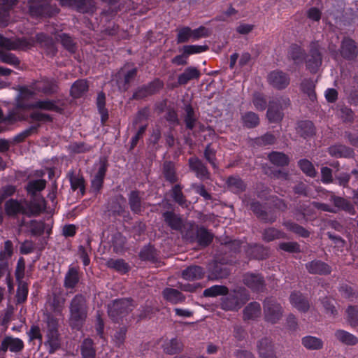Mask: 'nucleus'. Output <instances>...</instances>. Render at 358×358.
Returning a JSON list of instances; mask_svg holds the SVG:
<instances>
[{
    "label": "nucleus",
    "mask_w": 358,
    "mask_h": 358,
    "mask_svg": "<svg viewBox=\"0 0 358 358\" xmlns=\"http://www.w3.org/2000/svg\"><path fill=\"white\" fill-rule=\"evenodd\" d=\"M46 336L47 340L45 345L48 346L49 352L53 353L60 347L57 329L55 326H50Z\"/></svg>",
    "instance_id": "nucleus-14"
},
{
    "label": "nucleus",
    "mask_w": 358,
    "mask_h": 358,
    "mask_svg": "<svg viewBox=\"0 0 358 358\" xmlns=\"http://www.w3.org/2000/svg\"><path fill=\"white\" fill-rule=\"evenodd\" d=\"M348 320L351 326L356 327L358 325V311L353 307L350 306L347 309Z\"/></svg>",
    "instance_id": "nucleus-58"
},
{
    "label": "nucleus",
    "mask_w": 358,
    "mask_h": 358,
    "mask_svg": "<svg viewBox=\"0 0 358 358\" xmlns=\"http://www.w3.org/2000/svg\"><path fill=\"white\" fill-rule=\"evenodd\" d=\"M69 178L71 187L73 190L78 189L82 194L85 192L84 179L80 176L79 173H76L74 171H71L68 173Z\"/></svg>",
    "instance_id": "nucleus-29"
},
{
    "label": "nucleus",
    "mask_w": 358,
    "mask_h": 358,
    "mask_svg": "<svg viewBox=\"0 0 358 358\" xmlns=\"http://www.w3.org/2000/svg\"><path fill=\"white\" fill-rule=\"evenodd\" d=\"M184 55L186 57L194 54H199L206 52L208 50V46L206 45H185L182 48Z\"/></svg>",
    "instance_id": "nucleus-47"
},
{
    "label": "nucleus",
    "mask_w": 358,
    "mask_h": 358,
    "mask_svg": "<svg viewBox=\"0 0 358 358\" xmlns=\"http://www.w3.org/2000/svg\"><path fill=\"white\" fill-rule=\"evenodd\" d=\"M129 203L131 210L135 213H139L141 211V198L138 192H131L129 197Z\"/></svg>",
    "instance_id": "nucleus-43"
},
{
    "label": "nucleus",
    "mask_w": 358,
    "mask_h": 358,
    "mask_svg": "<svg viewBox=\"0 0 358 358\" xmlns=\"http://www.w3.org/2000/svg\"><path fill=\"white\" fill-rule=\"evenodd\" d=\"M28 294L27 285L25 283H20L16 293V298L18 303H22L27 299Z\"/></svg>",
    "instance_id": "nucleus-57"
},
{
    "label": "nucleus",
    "mask_w": 358,
    "mask_h": 358,
    "mask_svg": "<svg viewBox=\"0 0 358 358\" xmlns=\"http://www.w3.org/2000/svg\"><path fill=\"white\" fill-rule=\"evenodd\" d=\"M45 200L43 197L34 198L25 207L22 201L10 199L5 203V210L8 215H15L18 213L28 216L37 215L45 210Z\"/></svg>",
    "instance_id": "nucleus-2"
},
{
    "label": "nucleus",
    "mask_w": 358,
    "mask_h": 358,
    "mask_svg": "<svg viewBox=\"0 0 358 358\" xmlns=\"http://www.w3.org/2000/svg\"><path fill=\"white\" fill-rule=\"evenodd\" d=\"M164 299L172 303H178L184 300V296L179 291L172 288H166L163 291Z\"/></svg>",
    "instance_id": "nucleus-37"
},
{
    "label": "nucleus",
    "mask_w": 358,
    "mask_h": 358,
    "mask_svg": "<svg viewBox=\"0 0 358 358\" xmlns=\"http://www.w3.org/2000/svg\"><path fill=\"white\" fill-rule=\"evenodd\" d=\"M282 237H283V233L274 228L266 229L263 233V238L266 241H271Z\"/></svg>",
    "instance_id": "nucleus-51"
},
{
    "label": "nucleus",
    "mask_w": 358,
    "mask_h": 358,
    "mask_svg": "<svg viewBox=\"0 0 358 358\" xmlns=\"http://www.w3.org/2000/svg\"><path fill=\"white\" fill-rule=\"evenodd\" d=\"M257 348L262 358H276L273 345L268 338L261 340Z\"/></svg>",
    "instance_id": "nucleus-22"
},
{
    "label": "nucleus",
    "mask_w": 358,
    "mask_h": 358,
    "mask_svg": "<svg viewBox=\"0 0 358 358\" xmlns=\"http://www.w3.org/2000/svg\"><path fill=\"white\" fill-rule=\"evenodd\" d=\"M200 76V71L196 67L189 66L179 75L178 82L180 85H185L192 80L199 79Z\"/></svg>",
    "instance_id": "nucleus-24"
},
{
    "label": "nucleus",
    "mask_w": 358,
    "mask_h": 358,
    "mask_svg": "<svg viewBox=\"0 0 358 358\" xmlns=\"http://www.w3.org/2000/svg\"><path fill=\"white\" fill-rule=\"evenodd\" d=\"M87 317L86 301L78 294L72 299L70 306V323L73 328L80 329Z\"/></svg>",
    "instance_id": "nucleus-4"
},
{
    "label": "nucleus",
    "mask_w": 358,
    "mask_h": 358,
    "mask_svg": "<svg viewBox=\"0 0 358 358\" xmlns=\"http://www.w3.org/2000/svg\"><path fill=\"white\" fill-rule=\"evenodd\" d=\"M88 89L87 81L85 80H78L76 81L71 89V94L74 98L82 96Z\"/></svg>",
    "instance_id": "nucleus-36"
},
{
    "label": "nucleus",
    "mask_w": 358,
    "mask_h": 358,
    "mask_svg": "<svg viewBox=\"0 0 358 358\" xmlns=\"http://www.w3.org/2000/svg\"><path fill=\"white\" fill-rule=\"evenodd\" d=\"M289 301L292 306L300 312H306L310 308L308 300L300 292H292Z\"/></svg>",
    "instance_id": "nucleus-18"
},
{
    "label": "nucleus",
    "mask_w": 358,
    "mask_h": 358,
    "mask_svg": "<svg viewBox=\"0 0 358 358\" xmlns=\"http://www.w3.org/2000/svg\"><path fill=\"white\" fill-rule=\"evenodd\" d=\"M329 153L334 157H350L352 155V149L342 145H336L329 148Z\"/></svg>",
    "instance_id": "nucleus-31"
},
{
    "label": "nucleus",
    "mask_w": 358,
    "mask_h": 358,
    "mask_svg": "<svg viewBox=\"0 0 358 358\" xmlns=\"http://www.w3.org/2000/svg\"><path fill=\"white\" fill-rule=\"evenodd\" d=\"M322 304L326 310V313L327 314H330L332 317H335L336 315V310L334 306V301L326 298L322 301Z\"/></svg>",
    "instance_id": "nucleus-63"
},
{
    "label": "nucleus",
    "mask_w": 358,
    "mask_h": 358,
    "mask_svg": "<svg viewBox=\"0 0 358 358\" xmlns=\"http://www.w3.org/2000/svg\"><path fill=\"white\" fill-rule=\"evenodd\" d=\"M204 275L203 269L199 266H191L183 270L182 276L187 280H196L202 278Z\"/></svg>",
    "instance_id": "nucleus-23"
},
{
    "label": "nucleus",
    "mask_w": 358,
    "mask_h": 358,
    "mask_svg": "<svg viewBox=\"0 0 358 358\" xmlns=\"http://www.w3.org/2000/svg\"><path fill=\"white\" fill-rule=\"evenodd\" d=\"M341 55L346 59H352L358 54V49L353 40L345 38L343 40L341 48Z\"/></svg>",
    "instance_id": "nucleus-15"
},
{
    "label": "nucleus",
    "mask_w": 358,
    "mask_h": 358,
    "mask_svg": "<svg viewBox=\"0 0 358 358\" xmlns=\"http://www.w3.org/2000/svg\"><path fill=\"white\" fill-rule=\"evenodd\" d=\"M242 120H243V124L248 128L255 127L259 122V119L258 115L253 112H248V113H245L242 116Z\"/></svg>",
    "instance_id": "nucleus-44"
},
{
    "label": "nucleus",
    "mask_w": 358,
    "mask_h": 358,
    "mask_svg": "<svg viewBox=\"0 0 358 358\" xmlns=\"http://www.w3.org/2000/svg\"><path fill=\"white\" fill-rule=\"evenodd\" d=\"M243 282L251 289L259 292L264 288V280L259 275L254 273H246L243 277Z\"/></svg>",
    "instance_id": "nucleus-16"
},
{
    "label": "nucleus",
    "mask_w": 358,
    "mask_h": 358,
    "mask_svg": "<svg viewBox=\"0 0 358 358\" xmlns=\"http://www.w3.org/2000/svg\"><path fill=\"white\" fill-rule=\"evenodd\" d=\"M165 222L169 226L175 230H179L182 226V219L171 212H166L163 215Z\"/></svg>",
    "instance_id": "nucleus-35"
},
{
    "label": "nucleus",
    "mask_w": 358,
    "mask_h": 358,
    "mask_svg": "<svg viewBox=\"0 0 358 358\" xmlns=\"http://www.w3.org/2000/svg\"><path fill=\"white\" fill-rule=\"evenodd\" d=\"M267 80L273 88L283 90L289 85L290 78L289 75L282 71L274 70L268 74Z\"/></svg>",
    "instance_id": "nucleus-11"
},
{
    "label": "nucleus",
    "mask_w": 358,
    "mask_h": 358,
    "mask_svg": "<svg viewBox=\"0 0 358 358\" xmlns=\"http://www.w3.org/2000/svg\"><path fill=\"white\" fill-rule=\"evenodd\" d=\"M27 99H20L17 96L16 106L18 108L31 109L39 108L45 110L59 111L60 108L57 106L56 102L49 99L38 100L33 103H28Z\"/></svg>",
    "instance_id": "nucleus-8"
},
{
    "label": "nucleus",
    "mask_w": 358,
    "mask_h": 358,
    "mask_svg": "<svg viewBox=\"0 0 358 358\" xmlns=\"http://www.w3.org/2000/svg\"><path fill=\"white\" fill-rule=\"evenodd\" d=\"M17 0H0V24L7 26L10 22L9 9Z\"/></svg>",
    "instance_id": "nucleus-20"
},
{
    "label": "nucleus",
    "mask_w": 358,
    "mask_h": 358,
    "mask_svg": "<svg viewBox=\"0 0 358 358\" xmlns=\"http://www.w3.org/2000/svg\"><path fill=\"white\" fill-rule=\"evenodd\" d=\"M331 200L334 202L336 207L341 208L351 215L355 214V208L352 204L348 200L334 195L331 196Z\"/></svg>",
    "instance_id": "nucleus-33"
},
{
    "label": "nucleus",
    "mask_w": 358,
    "mask_h": 358,
    "mask_svg": "<svg viewBox=\"0 0 358 358\" xmlns=\"http://www.w3.org/2000/svg\"><path fill=\"white\" fill-rule=\"evenodd\" d=\"M248 300V295L243 289L234 290L222 299L221 308L226 310H236Z\"/></svg>",
    "instance_id": "nucleus-5"
},
{
    "label": "nucleus",
    "mask_w": 358,
    "mask_h": 358,
    "mask_svg": "<svg viewBox=\"0 0 358 358\" xmlns=\"http://www.w3.org/2000/svg\"><path fill=\"white\" fill-rule=\"evenodd\" d=\"M212 30L204 26H200L196 29H192L193 40L196 41L201 38H206L210 36Z\"/></svg>",
    "instance_id": "nucleus-54"
},
{
    "label": "nucleus",
    "mask_w": 358,
    "mask_h": 358,
    "mask_svg": "<svg viewBox=\"0 0 358 358\" xmlns=\"http://www.w3.org/2000/svg\"><path fill=\"white\" fill-rule=\"evenodd\" d=\"M164 173L166 178L171 182H173L176 180V177L175 175V172L173 168V165L171 162H166L164 164Z\"/></svg>",
    "instance_id": "nucleus-60"
},
{
    "label": "nucleus",
    "mask_w": 358,
    "mask_h": 358,
    "mask_svg": "<svg viewBox=\"0 0 358 358\" xmlns=\"http://www.w3.org/2000/svg\"><path fill=\"white\" fill-rule=\"evenodd\" d=\"M186 115L185 122L188 129H192L194 127L196 118L194 117V110L190 105H186L185 108Z\"/></svg>",
    "instance_id": "nucleus-53"
},
{
    "label": "nucleus",
    "mask_w": 358,
    "mask_h": 358,
    "mask_svg": "<svg viewBox=\"0 0 358 358\" xmlns=\"http://www.w3.org/2000/svg\"><path fill=\"white\" fill-rule=\"evenodd\" d=\"M125 238L122 235L118 234L114 237L113 248L116 252H121L124 247Z\"/></svg>",
    "instance_id": "nucleus-64"
},
{
    "label": "nucleus",
    "mask_w": 358,
    "mask_h": 358,
    "mask_svg": "<svg viewBox=\"0 0 358 358\" xmlns=\"http://www.w3.org/2000/svg\"><path fill=\"white\" fill-rule=\"evenodd\" d=\"M48 303L52 307L55 312L60 313L64 304V299L54 294L52 299L50 297L48 299Z\"/></svg>",
    "instance_id": "nucleus-55"
},
{
    "label": "nucleus",
    "mask_w": 358,
    "mask_h": 358,
    "mask_svg": "<svg viewBox=\"0 0 358 358\" xmlns=\"http://www.w3.org/2000/svg\"><path fill=\"white\" fill-rule=\"evenodd\" d=\"M46 181L43 179L31 180L28 182L26 189L32 197L36 196L38 192L45 189Z\"/></svg>",
    "instance_id": "nucleus-27"
},
{
    "label": "nucleus",
    "mask_w": 358,
    "mask_h": 358,
    "mask_svg": "<svg viewBox=\"0 0 358 358\" xmlns=\"http://www.w3.org/2000/svg\"><path fill=\"white\" fill-rule=\"evenodd\" d=\"M59 39L62 45L70 52L75 51V45L72 38L66 34L59 35Z\"/></svg>",
    "instance_id": "nucleus-59"
},
{
    "label": "nucleus",
    "mask_w": 358,
    "mask_h": 358,
    "mask_svg": "<svg viewBox=\"0 0 358 358\" xmlns=\"http://www.w3.org/2000/svg\"><path fill=\"white\" fill-rule=\"evenodd\" d=\"M44 229L45 224L43 222L33 220L30 222V230L33 235H41L44 231Z\"/></svg>",
    "instance_id": "nucleus-61"
},
{
    "label": "nucleus",
    "mask_w": 358,
    "mask_h": 358,
    "mask_svg": "<svg viewBox=\"0 0 358 358\" xmlns=\"http://www.w3.org/2000/svg\"><path fill=\"white\" fill-rule=\"evenodd\" d=\"M80 276L76 267L70 266L64 278V287L67 289L74 288L79 282Z\"/></svg>",
    "instance_id": "nucleus-25"
},
{
    "label": "nucleus",
    "mask_w": 358,
    "mask_h": 358,
    "mask_svg": "<svg viewBox=\"0 0 358 358\" xmlns=\"http://www.w3.org/2000/svg\"><path fill=\"white\" fill-rule=\"evenodd\" d=\"M0 60L13 66H17L20 64L19 59L15 55L10 52H0Z\"/></svg>",
    "instance_id": "nucleus-52"
},
{
    "label": "nucleus",
    "mask_w": 358,
    "mask_h": 358,
    "mask_svg": "<svg viewBox=\"0 0 358 358\" xmlns=\"http://www.w3.org/2000/svg\"><path fill=\"white\" fill-rule=\"evenodd\" d=\"M228 289L223 285H213L203 291V295L208 297H215L219 295H226Z\"/></svg>",
    "instance_id": "nucleus-40"
},
{
    "label": "nucleus",
    "mask_w": 358,
    "mask_h": 358,
    "mask_svg": "<svg viewBox=\"0 0 358 358\" xmlns=\"http://www.w3.org/2000/svg\"><path fill=\"white\" fill-rule=\"evenodd\" d=\"M271 162L278 166H283L288 164V157L282 152H273L268 155Z\"/></svg>",
    "instance_id": "nucleus-41"
},
{
    "label": "nucleus",
    "mask_w": 358,
    "mask_h": 358,
    "mask_svg": "<svg viewBox=\"0 0 358 358\" xmlns=\"http://www.w3.org/2000/svg\"><path fill=\"white\" fill-rule=\"evenodd\" d=\"M284 225L289 231H292L302 237H308L309 236V232L306 229L295 223L287 222L284 223Z\"/></svg>",
    "instance_id": "nucleus-50"
},
{
    "label": "nucleus",
    "mask_w": 358,
    "mask_h": 358,
    "mask_svg": "<svg viewBox=\"0 0 358 358\" xmlns=\"http://www.w3.org/2000/svg\"><path fill=\"white\" fill-rule=\"evenodd\" d=\"M197 241L200 245L206 246L213 240V235L205 228H200L196 234Z\"/></svg>",
    "instance_id": "nucleus-42"
},
{
    "label": "nucleus",
    "mask_w": 358,
    "mask_h": 358,
    "mask_svg": "<svg viewBox=\"0 0 358 358\" xmlns=\"http://www.w3.org/2000/svg\"><path fill=\"white\" fill-rule=\"evenodd\" d=\"M299 165L302 171L310 177H314L316 175V171L310 162L306 159H301L299 162Z\"/></svg>",
    "instance_id": "nucleus-49"
},
{
    "label": "nucleus",
    "mask_w": 358,
    "mask_h": 358,
    "mask_svg": "<svg viewBox=\"0 0 358 358\" xmlns=\"http://www.w3.org/2000/svg\"><path fill=\"white\" fill-rule=\"evenodd\" d=\"M289 104V99L287 97H282L276 101H270L267 110V117L270 122H278L282 118L281 109L283 106Z\"/></svg>",
    "instance_id": "nucleus-9"
},
{
    "label": "nucleus",
    "mask_w": 358,
    "mask_h": 358,
    "mask_svg": "<svg viewBox=\"0 0 358 358\" xmlns=\"http://www.w3.org/2000/svg\"><path fill=\"white\" fill-rule=\"evenodd\" d=\"M229 187L231 191L238 193L245 189V185L243 180L236 176L229 177L227 180Z\"/></svg>",
    "instance_id": "nucleus-45"
},
{
    "label": "nucleus",
    "mask_w": 358,
    "mask_h": 358,
    "mask_svg": "<svg viewBox=\"0 0 358 358\" xmlns=\"http://www.w3.org/2000/svg\"><path fill=\"white\" fill-rule=\"evenodd\" d=\"M64 7L73 8L83 13H92L95 9L93 0H59Z\"/></svg>",
    "instance_id": "nucleus-12"
},
{
    "label": "nucleus",
    "mask_w": 358,
    "mask_h": 358,
    "mask_svg": "<svg viewBox=\"0 0 358 358\" xmlns=\"http://www.w3.org/2000/svg\"><path fill=\"white\" fill-rule=\"evenodd\" d=\"M306 267L309 273L313 274L325 275L331 273L330 266L321 261H312L306 264Z\"/></svg>",
    "instance_id": "nucleus-19"
},
{
    "label": "nucleus",
    "mask_w": 358,
    "mask_h": 358,
    "mask_svg": "<svg viewBox=\"0 0 358 358\" xmlns=\"http://www.w3.org/2000/svg\"><path fill=\"white\" fill-rule=\"evenodd\" d=\"M50 0H29V8L31 15L35 17L39 16H52L58 13L59 8L50 4Z\"/></svg>",
    "instance_id": "nucleus-6"
},
{
    "label": "nucleus",
    "mask_w": 358,
    "mask_h": 358,
    "mask_svg": "<svg viewBox=\"0 0 358 358\" xmlns=\"http://www.w3.org/2000/svg\"><path fill=\"white\" fill-rule=\"evenodd\" d=\"M13 254V243L10 241H6L4 243L3 248L0 251V259L6 260L11 257Z\"/></svg>",
    "instance_id": "nucleus-56"
},
{
    "label": "nucleus",
    "mask_w": 358,
    "mask_h": 358,
    "mask_svg": "<svg viewBox=\"0 0 358 358\" xmlns=\"http://www.w3.org/2000/svg\"><path fill=\"white\" fill-rule=\"evenodd\" d=\"M302 345L308 350H317L323 347V341L321 338L313 336H306L302 338Z\"/></svg>",
    "instance_id": "nucleus-30"
},
{
    "label": "nucleus",
    "mask_w": 358,
    "mask_h": 358,
    "mask_svg": "<svg viewBox=\"0 0 358 358\" xmlns=\"http://www.w3.org/2000/svg\"><path fill=\"white\" fill-rule=\"evenodd\" d=\"M254 106L256 109L263 110L266 108V101L264 96L260 94H255L252 100Z\"/></svg>",
    "instance_id": "nucleus-62"
},
{
    "label": "nucleus",
    "mask_w": 358,
    "mask_h": 358,
    "mask_svg": "<svg viewBox=\"0 0 358 358\" xmlns=\"http://www.w3.org/2000/svg\"><path fill=\"white\" fill-rule=\"evenodd\" d=\"M36 43L41 45H50V53H55V48L52 43V39L47 36L45 34L41 33L34 38H22L12 40L3 37L0 34V47L8 50H27L34 46Z\"/></svg>",
    "instance_id": "nucleus-1"
},
{
    "label": "nucleus",
    "mask_w": 358,
    "mask_h": 358,
    "mask_svg": "<svg viewBox=\"0 0 358 358\" xmlns=\"http://www.w3.org/2000/svg\"><path fill=\"white\" fill-rule=\"evenodd\" d=\"M190 38L193 40L192 29L189 27H183L178 29L177 34L178 43L187 42Z\"/></svg>",
    "instance_id": "nucleus-46"
},
{
    "label": "nucleus",
    "mask_w": 358,
    "mask_h": 358,
    "mask_svg": "<svg viewBox=\"0 0 358 358\" xmlns=\"http://www.w3.org/2000/svg\"><path fill=\"white\" fill-rule=\"evenodd\" d=\"M182 347L183 345L181 341L176 338L166 339L162 345L164 351L169 355H174L180 352L182 350Z\"/></svg>",
    "instance_id": "nucleus-26"
},
{
    "label": "nucleus",
    "mask_w": 358,
    "mask_h": 358,
    "mask_svg": "<svg viewBox=\"0 0 358 358\" xmlns=\"http://www.w3.org/2000/svg\"><path fill=\"white\" fill-rule=\"evenodd\" d=\"M301 90L313 101L315 99V85L311 80H304L301 85Z\"/></svg>",
    "instance_id": "nucleus-48"
},
{
    "label": "nucleus",
    "mask_w": 358,
    "mask_h": 358,
    "mask_svg": "<svg viewBox=\"0 0 358 358\" xmlns=\"http://www.w3.org/2000/svg\"><path fill=\"white\" fill-rule=\"evenodd\" d=\"M318 43H313L310 55L306 59L307 69L313 73L316 72L322 64V56L318 49Z\"/></svg>",
    "instance_id": "nucleus-13"
},
{
    "label": "nucleus",
    "mask_w": 358,
    "mask_h": 358,
    "mask_svg": "<svg viewBox=\"0 0 358 358\" xmlns=\"http://www.w3.org/2000/svg\"><path fill=\"white\" fill-rule=\"evenodd\" d=\"M335 336L339 341L345 345H355L358 343V338L355 336L344 330L336 331Z\"/></svg>",
    "instance_id": "nucleus-34"
},
{
    "label": "nucleus",
    "mask_w": 358,
    "mask_h": 358,
    "mask_svg": "<svg viewBox=\"0 0 358 358\" xmlns=\"http://www.w3.org/2000/svg\"><path fill=\"white\" fill-rule=\"evenodd\" d=\"M105 174L106 168L104 166H101L92 180V189L94 192H98L101 189Z\"/></svg>",
    "instance_id": "nucleus-39"
},
{
    "label": "nucleus",
    "mask_w": 358,
    "mask_h": 358,
    "mask_svg": "<svg viewBox=\"0 0 358 358\" xmlns=\"http://www.w3.org/2000/svg\"><path fill=\"white\" fill-rule=\"evenodd\" d=\"M96 351L93 341L90 338H86L81 345V355L83 358H95Z\"/></svg>",
    "instance_id": "nucleus-38"
},
{
    "label": "nucleus",
    "mask_w": 358,
    "mask_h": 358,
    "mask_svg": "<svg viewBox=\"0 0 358 358\" xmlns=\"http://www.w3.org/2000/svg\"><path fill=\"white\" fill-rule=\"evenodd\" d=\"M261 315V306L257 302L249 303L243 310V317L245 320H255Z\"/></svg>",
    "instance_id": "nucleus-28"
},
{
    "label": "nucleus",
    "mask_w": 358,
    "mask_h": 358,
    "mask_svg": "<svg viewBox=\"0 0 358 358\" xmlns=\"http://www.w3.org/2000/svg\"><path fill=\"white\" fill-rule=\"evenodd\" d=\"M190 169L194 171L197 178L204 180L209 178V173L206 167L198 158L192 157L189 159Z\"/></svg>",
    "instance_id": "nucleus-17"
},
{
    "label": "nucleus",
    "mask_w": 358,
    "mask_h": 358,
    "mask_svg": "<svg viewBox=\"0 0 358 358\" xmlns=\"http://www.w3.org/2000/svg\"><path fill=\"white\" fill-rule=\"evenodd\" d=\"M134 306L132 301L129 299H117L108 305V315L113 320H117L131 311Z\"/></svg>",
    "instance_id": "nucleus-7"
},
{
    "label": "nucleus",
    "mask_w": 358,
    "mask_h": 358,
    "mask_svg": "<svg viewBox=\"0 0 358 358\" xmlns=\"http://www.w3.org/2000/svg\"><path fill=\"white\" fill-rule=\"evenodd\" d=\"M57 90V85L55 80L43 78L34 82L29 87H20L18 96L22 99H29L38 92L50 94Z\"/></svg>",
    "instance_id": "nucleus-3"
},
{
    "label": "nucleus",
    "mask_w": 358,
    "mask_h": 358,
    "mask_svg": "<svg viewBox=\"0 0 358 358\" xmlns=\"http://www.w3.org/2000/svg\"><path fill=\"white\" fill-rule=\"evenodd\" d=\"M264 317L267 322L275 323L281 317L282 310L280 305L272 299L264 303Z\"/></svg>",
    "instance_id": "nucleus-10"
},
{
    "label": "nucleus",
    "mask_w": 358,
    "mask_h": 358,
    "mask_svg": "<svg viewBox=\"0 0 358 358\" xmlns=\"http://www.w3.org/2000/svg\"><path fill=\"white\" fill-rule=\"evenodd\" d=\"M23 341L17 338L6 337L1 343V350L6 351L9 350L11 352H17L23 349Z\"/></svg>",
    "instance_id": "nucleus-21"
},
{
    "label": "nucleus",
    "mask_w": 358,
    "mask_h": 358,
    "mask_svg": "<svg viewBox=\"0 0 358 358\" xmlns=\"http://www.w3.org/2000/svg\"><path fill=\"white\" fill-rule=\"evenodd\" d=\"M106 266L120 273H126L129 270V264L122 259H110L107 261Z\"/></svg>",
    "instance_id": "nucleus-32"
}]
</instances>
